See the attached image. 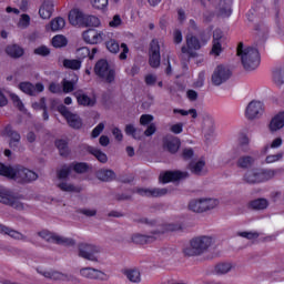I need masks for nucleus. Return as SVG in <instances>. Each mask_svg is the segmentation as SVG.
<instances>
[{
  "label": "nucleus",
  "mask_w": 284,
  "mask_h": 284,
  "mask_svg": "<svg viewBox=\"0 0 284 284\" xmlns=\"http://www.w3.org/2000/svg\"><path fill=\"white\" fill-rule=\"evenodd\" d=\"M101 26V20L97 16H85L84 27L85 28H99Z\"/></svg>",
  "instance_id": "38"
},
{
  "label": "nucleus",
  "mask_w": 284,
  "mask_h": 284,
  "mask_svg": "<svg viewBox=\"0 0 284 284\" xmlns=\"http://www.w3.org/2000/svg\"><path fill=\"white\" fill-rule=\"evenodd\" d=\"M254 165V158L252 156H242L237 160V166L242 169L252 168Z\"/></svg>",
  "instance_id": "40"
},
{
  "label": "nucleus",
  "mask_w": 284,
  "mask_h": 284,
  "mask_svg": "<svg viewBox=\"0 0 284 284\" xmlns=\"http://www.w3.org/2000/svg\"><path fill=\"white\" fill-rule=\"evenodd\" d=\"M80 276L89 281H100L101 283H108L110 281V276L105 272L94 267L81 268Z\"/></svg>",
  "instance_id": "10"
},
{
  "label": "nucleus",
  "mask_w": 284,
  "mask_h": 284,
  "mask_svg": "<svg viewBox=\"0 0 284 284\" xmlns=\"http://www.w3.org/2000/svg\"><path fill=\"white\" fill-rule=\"evenodd\" d=\"M216 243L212 235L195 236L190 241V247L184 248L185 256H201Z\"/></svg>",
  "instance_id": "2"
},
{
  "label": "nucleus",
  "mask_w": 284,
  "mask_h": 284,
  "mask_svg": "<svg viewBox=\"0 0 284 284\" xmlns=\"http://www.w3.org/2000/svg\"><path fill=\"white\" fill-rule=\"evenodd\" d=\"M186 168L191 174H194V176H205L209 172L205 158L191 160Z\"/></svg>",
  "instance_id": "12"
},
{
  "label": "nucleus",
  "mask_w": 284,
  "mask_h": 284,
  "mask_svg": "<svg viewBox=\"0 0 284 284\" xmlns=\"http://www.w3.org/2000/svg\"><path fill=\"white\" fill-rule=\"evenodd\" d=\"M179 230H181V224L169 223V224H164L160 229L155 230L154 234H156L158 239H160L162 234H165V232H179Z\"/></svg>",
  "instance_id": "31"
},
{
  "label": "nucleus",
  "mask_w": 284,
  "mask_h": 284,
  "mask_svg": "<svg viewBox=\"0 0 284 284\" xmlns=\"http://www.w3.org/2000/svg\"><path fill=\"white\" fill-rule=\"evenodd\" d=\"M49 28L52 32H59V30H63L65 28V19L58 17L51 20Z\"/></svg>",
  "instance_id": "34"
},
{
  "label": "nucleus",
  "mask_w": 284,
  "mask_h": 284,
  "mask_svg": "<svg viewBox=\"0 0 284 284\" xmlns=\"http://www.w3.org/2000/svg\"><path fill=\"white\" fill-rule=\"evenodd\" d=\"M74 94L78 105H82L83 108H94L97 105V95L90 98L85 93L75 92Z\"/></svg>",
  "instance_id": "22"
},
{
  "label": "nucleus",
  "mask_w": 284,
  "mask_h": 284,
  "mask_svg": "<svg viewBox=\"0 0 284 284\" xmlns=\"http://www.w3.org/2000/svg\"><path fill=\"white\" fill-rule=\"evenodd\" d=\"M53 48H65L68 45V39L65 36H54L52 38Z\"/></svg>",
  "instance_id": "43"
},
{
  "label": "nucleus",
  "mask_w": 284,
  "mask_h": 284,
  "mask_svg": "<svg viewBox=\"0 0 284 284\" xmlns=\"http://www.w3.org/2000/svg\"><path fill=\"white\" fill-rule=\"evenodd\" d=\"M10 99L14 105V108H18V110L20 112H23V110H26V105L23 104V102L21 101V98H19L16 93H10Z\"/></svg>",
  "instance_id": "45"
},
{
  "label": "nucleus",
  "mask_w": 284,
  "mask_h": 284,
  "mask_svg": "<svg viewBox=\"0 0 284 284\" xmlns=\"http://www.w3.org/2000/svg\"><path fill=\"white\" fill-rule=\"evenodd\" d=\"M219 200L214 197H197L189 202V210L195 214H203L219 207Z\"/></svg>",
  "instance_id": "5"
},
{
  "label": "nucleus",
  "mask_w": 284,
  "mask_h": 284,
  "mask_svg": "<svg viewBox=\"0 0 284 284\" xmlns=\"http://www.w3.org/2000/svg\"><path fill=\"white\" fill-rule=\"evenodd\" d=\"M79 256L91 261L92 263H99L101 256V247L94 244H81L79 247Z\"/></svg>",
  "instance_id": "7"
},
{
  "label": "nucleus",
  "mask_w": 284,
  "mask_h": 284,
  "mask_svg": "<svg viewBox=\"0 0 284 284\" xmlns=\"http://www.w3.org/2000/svg\"><path fill=\"white\" fill-rule=\"evenodd\" d=\"M33 54L38 57H48L50 54V49L45 45H40L33 50Z\"/></svg>",
  "instance_id": "52"
},
{
  "label": "nucleus",
  "mask_w": 284,
  "mask_h": 284,
  "mask_svg": "<svg viewBox=\"0 0 284 284\" xmlns=\"http://www.w3.org/2000/svg\"><path fill=\"white\" fill-rule=\"evenodd\" d=\"M182 159L184 161H190V159H194V149H192V148H184L182 150Z\"/></svg>",
  "instance_id": "56"
},
{
  "label": "nucleus",
  "mask_w": 284,
  "mask_h": 284,
  "mask_svg": "<svg viewBox=\"0 0 284 284\" xmlns=\"http://www.w3.org/2000/svg\"><path fill=\"white\" fill-rule=\"evenodd\" d=\"M190 173L187 171H166L160 174L161 183H170L172 181H183L189 179Z\"/></svg>",
  "instance_id": "18"
},
{
  "label": "nucleus",
  "mask_w": 284,
  "mask_h": 284,
  "mask_svg": "<svg viewBox=\"0 0 284 284\" xmlns=\"http://www.w3.org/2000/svg\"><path fill=\"white\" fill-rule=\"evenodd\" d=\"M2 136L10 140V143H20L21 134L12 129V125L8 124L2 131Z\"/></svg>",
  "instance_id": "26"
},
{
  "label": "nucleus",
  "mask_w": 284,
  "mask_h": 284,
  "mask_svg": "<svg viewBox=\"0 0 284 284\" xmlns=\"http://www.w3.org/2000/svg\"><path fill=\"white\" fill-rule=\"evenodd\" d=\"M111 133H112L113 138L115 139V141H118L119 143H121V141H123V131H121V129H119L118 126H114L111 130Z\"/></svg>",
  "instance_id": "62"
},
{
  "label": "nucleus",
  "mask_w": 284,
  "mask_h": 284,
  "mask_svg": "<svg viewBox=\"0 0 284 284\" xmlns=\"http://www.w3.org/2000/svg\"><path fill=\"white\" fill-rule=\"evenodd\" d=\"M158 235L154 234V231L151 232V234L145 235V234H141V233H133L131 235V242L135 243V245H145L148 243H154V241H156Z\"/></svg>",
  "instance_id": "20"
},
{
  "label": "nucleus",
  "mask_w": 284,
  "mask_h": 284,
  "mask_svg": "<svg viewBox=\"0 0 284 284\" xmlns=\"http://www.w3.org/2000/svg\"><path fill=\"white\" fill-rule=\"evenodd\" d=\"M71 170H74L78 174H83L87 170H89L88 163L79 162L70 164Z\"/></svg>",
  "instance_id": "47"
},
{
  "label": "nucleus",
  "mask_w": 284,
  "mask_h": 284,
  "mask_svg": "<svg viewBox=\"0 0 284 284\" xmlns=\"http://www.w3.org/2000/svg\"><path fill=\"white\" fill-rule=\"evenodd\" d=\"M54 12V3L52 0H44L39 9V16L41 19H50Z\"/></svg>",
  "instance_id": "24"
},
{
  "label": "nucleus",
  "mask_w": 284,
  "mask_h": 284,
  "mask_svg": "<svg viewBox=\"0 0 284 284\" xmlns=\"http://www.w3.org/2000/svg\"><path fill=\"white\" fill-rule=\"evenodd\" d=\"M268 206H270V202L266 199H257L250 203L251 210H257V211L267 210Z\"/></svg>",
  "instance_id": "36"
},
{
  "label": "nucleus",
  "mask_w": 284,
  "mask_h": 284,
  "mask_svg": "<svg viewBox=\"0 0 284 284\" xmlns=\"http://www.w3.org/2000/svg\"><path fill=\"white\" fill-rule=\"evenodd\" d=\"M199 121L202 128V132L206 140H210L216 136L214 118H212L211 115H200Z\"/></svg>",
  "instance_id": "16"
},
{
  "label": "nucleus",
  "mask_w": 284,
  "mask_h": 284,
  "mask_svg": "<svg viewBox=\"0 0 284 284\" xmlns=\"http://www.w3.org/2000/svg\"><path fill=\"white\" fill-rule=\"evenodd\" d=\"M122 274L130 281V283H141V271L139 268H125Z\"/></svg>",
  "instance_id": "29"
},
{
  "label": "nucleus",
  "mask_w": 284,
  "mask_h": 284,
  "mask_svg": "<svg viewBox=\"0 0 284 284\" xmlns=\"http://www.w3.org/2000/svg\"><path fill=\"white\" fill-rule=\"evenodd\" d=\"M82 38L84 43H89V45H98V43H103L105 40V32L90 28L82 33Z\"/></svg>",
  "instance_id": "13"
},
{
  "label": "nucleus",
  "mask_w": 284,
  "mask_h": 284,
  "mask_svg": "<svg viewBox=\"0 0 284 284\" xmlns=\"http://www.w3.org/2000/svg\"><path fill=\"white\" fill-rule=\"evenodd\" d=\"M282 172L283 169H252L245 173L244 181L251 185L267 183V181L276 179Z\"/></svg>",
  "instance_id": "3"
},
{
  "label": "nucleus",
  "mask_w": 284,
  "mask_h": 284,
  "mask_svg": "<svg viewBox=\"0 0 284 284\" xmlns=\"http://www.w3.org/2000/svg\"><path fill=\"white\" fill-rule=\"evenodd\" d=\"M231 77H232V71L227 69V67L220 64L214 70L211 81L213 85H222V83H225V81H229Z\"/></svg>",
  "instance_id": "17"
},
{
  "label": "nucleus",
  "mask_w": 284,
  "mask_h": 284,
  "mask_svg": "<svg viewBox=\"0 0 284 284\" xmlns=\"http://www.w3.org/2000/svg\"><path fill=\"white\" fill-rule=\"evenodd\" d=\"M105 130V124L103 122L99 123L91 132V138L92 139H98V136L101 135V132Z\"/></svg>",
  "instance_id": "55"
},
{
  "label": "nucleus",
  "mask_w": 284,
  "mask_h": 284,
  "mask_svg": "<svg viewBox=\"0 0 284 284\" xmlns=\"http://www.w3.org/2000/svg\"><path fill=\"white\" fill-rule=\"evenodd\" d=\"M106 49L109 50V52L116 54V52H119L120 50L119 42H116V40H109L106 42Z\"/></svg>",
  "instance_id": "53"
},
{
  "label": "nucleus",
  "mask_w": 284,
  "mask_h": 284,
  "mask_svg": "<svg viewBox=\"0 0 284 284\" xmlns=\"http://www.w3.org/2000/svg\"><path fill=\"white\" fill-rule=\"evenodd\" d=\"M237 57H241L242 65L247 72L256 70L261 65V53L258 49L247 47L244 49L243 42L237 44Z\"/></svg>",
  "instance_id": "1"
},
{
  "label": "nucleus",
  "mask_w": 284,
  "mask_h": 284,
  "mask_svg": "<svg viewBox=\"0 0 284 284\" xmlns=\"http://www.w3.org/2000/svg\"><path fill=\"white\" fill-rule=\"evenodd\" d=\"M70 172H72V166H62L59 171H58V179L60 181H63L67 176H70Z\"/></svg>",
  "instance_id": "49"
},
{
  "label": "nucleus",
  "mask_w": 284,
  "mask_h": 284,
  "mask_svg": "<svg viewBox=\"0 0 284 284\" xmlns=\"http://www.w3.org/2000/svg\"><path fill=\"white\" fill-rule=\"evenodd\" d=\"M284 128V111L277 113L270 122L271 132H277Z\"/></svg>",
  "instance_id": "28"
},
{
  "label": "nucleus",
  "mask_w": 284,
  "mask_h": 284,
  "mask_svg": "<svg viewBox=\"0 0 284 284\" xmlns=\"http://www.w3.org/2000/svg\"><path fill=\"white\" fill-rule=\"evenodd\" d=\"M237 236H241L242 239H247L248 241H256L258 239V233L257 232H239Z\"/></svg>",
  "instance_id": "51"
},
{
  "label": "nucleus",
  "mask_w": 284,
  "mask_h": 284,
  "mask_svg": "<svg viewBox=\"0 0 284 284\" xmlns=\"http://www.w3.org/2000/svg\"><path fill=\"white\" fill-rule=\"evenodd\" d=\"M69 23H71V26H84L85 14L79 9H72L69 12Z\"/></svg>",
  "instance_id": "23"
},
{
  "label": "nucleus",
  "mask_w": 284,
  "mask_h": 284,
  "mask_svg": "<svg viewBox=\"0 0 284 284\" xmlns=\"http://www.w3.org/2000/svg\"><path fill=\"white\" fill-rule=\"evenodd\" d=\"M174 114H181L182 116H187V114H191L192 119H197L199 113L196 112V109H191L189 111L183 109H174Z\"/></svg>",
  "instance_id": "46"
},
{
  "label": "nucleus",
  "mask_w": 284,
  "mask_h": 284,
  "mask_svg": "<svg viewBox=\"0 0 284 284\" xmlns=\"http://www.w3.org/2000/svg\"><path fill=\"white\" fill-rule=\"evenodd\" d=\"M19 90L24 92V94H29V97H34V87L31 82H20Z\"/></svg>",
  "instance_id": "42"
},
{
  "label": "nucleus",
  "mask_w": 284,
  "mask_h": 284,
  "mask_svg": "<svg viewBox=\"0 0 284 284\" xmlns=\"http://www.w3.org/2000/svg\"><path fill=\"white\" fill-rule=\"evenodd\" d=\"M33 110H45L48 108V104L45 103V98L42 97L39 102L32 103Z\"/></svg>",
  "instance_id": "64"
},
{
  "label": "nucleus",
  "mask_w": 284,
  "mask_h": 284,
  "mask_svg": "<svg viewBox=\"0 0 284 284\" xmlns=\"http://www.w3.org/2000/svg\"><path fill=\"white\" fill-rule=\"evenodd\" d=\"M115 178L116 174H114V171L112 170L102 169L97 172V179H99V181H114Z\"/></svg>",
  "instance_id": "33"
},
{
  "label": "nucleus",
  "mask_w": 284,
  "mask_h": 284,
  "mask_svg": "<svg viewBox=\"0 0 284 284\" xmlns=\"http://www.w3.org/2000/svg\"><path fill=\"white\" fill-rule=\"evenodd\" d=\"M0 234L10 236V239H13V241H22V243H30V237H28L26 234L11 227H8L3 224H0Z\"/></svg>",
  "instance_id": "19"
},
{
  "label": "nucleus",
  "mask_w": 284,
  "mask_h": 284,
  "mask_svg": "<svg viewBox=\"0 0 284 284\" xmlns=\"http://www.w3.org/2000/svg\"><path fill=\"white\" fill-rule=\"evenodd\" d=\"M159 253H160V256H164L165 258L168 256H174V254H176V248L172 246H164L159 251Z\"/></svg>",
  "instance_id": "50"
},
{
  "label": "nucleus",
  "mask_w": 284,
  "mask_h": 284,
  "mask_svg": "<svg viewBox=\"0 0 284 284\" xmlns=\"http://www.w3.org/2000/svg\"><path fill=\"white\" fill-rule=\"evenodd\" d=\"M58 187H59V190H61V192H68V193L81 192V186H77L65 180H61L58 183Z\"/></svg>",
  "instance_id": "32"
},
{
  "label": "nucleus",
  "mask_w": 284,
  "mask_h": 284,
  "mask_svg": "<svg viewBox=\"0 0 284 284\" xmlns=\"http://www.w3.org/2000/svg\"><path fill=\"white\" fill-rule=\"evenodd\" d=\"M181 145L179 143H166L164 144V150L166 152H170L171 154H176L179 152Z\"/></svg>",
  "instance_id": "57"
},
{
  "label": "nucleus",
  "mask_w": 284,
  "mask_h": 284,
  "mask_svg": "<svg viewBox=\"0 0 284 284\" xmlns=\"http://www.w3.org/2000/svg\"><path fill=\"white\" fill-rule=\"evenodd\" d=\"M78 214H82V216H85L87 219H92V216H97L98 210L97 207H81L78 209Z\"/></svg>",
  "instance_id": "41"
},
{
  "label": "nucleus",
  "mask_w": 284,
  "mask_h": 284,
  "mask_svg": "<svg viewBox=\"0 0 284 284\" xmlns=\"http://www.w3.org/2000/svg\"><path fill=\"white\" fill-rule=\"evenodd\" d=\"M93 3V8H95L97 10H105V8H108V0H91Z\"/></svg>",
  "instance_id": "58"
},
{
  "label": "nucleus",
  "mask_w": 284,
  "mask_h": 284,
  "mask_svg": "<svg viewBox=\"0 0 284 284\" xmlns=\"http://www.w3.org/2000/svg\"><path fill=\"white\" fill-rule=\"evenodd\" d=\"M38 236L47 241V243H55L57 245H74V240L59 235L54 232L48 230H42L38 232Z\"/></svg>",
  "instance_id": "8"
},
{
  "label": "nucleus",
  "mask_w": 284,
  "mask_h": 284,
  "mask_svg": "<svg viewBox=\"0 0 284 284\" xmlns=\"http://www.w3.org/2000/svg\"><path fill=\"white\" fill-rule=\"evenodd\" d=\"M22 199L21 195L0 186V203H3V205H10V207L23 212L24 210H28L29 206L22 202Z\"/></svg>",
  "instance_id": "4"
},
{
  "label": "nucleus",
  "mask_w": 284,
  "mask_h": 284,
  "mask_svg": "<svg viewBox=\"0 0 284 284\" xmlns=\"http://www.w3.org/2000/svg\"><path fill=\"white\" fill-rule=\"evenodd\" d=\"M17 172V166H8L3 163H0V176H6L7 179H14Z\"/></svg>",
  "instance_id": "35"
},
{
  "label": "nucleus",
  "mask_w": 284,
  "mask_h": 284,
  "mask_svg": "<svg viewBox=\"0 0 284 284\" xmlns=\"http://www.w3.org/2000/svg\"><path fill=\"white\" fill-rule=\"evenodd\" d=\"M58 112L65 119L68 125L73 128V130H81L83 128V120L78 114H74L65 106L64 104H60L58 106Z\"/></svg>",
  "instance_id": "9"
},
{
  "label": "nucleus",
  "mask_w": 284,
  "mask_h": 284,
  "mask_svg": "<svg viewBox=\"0 0 284 284\" xmlns=\"http://www.w3.org/2000/svg\"><path fill=\"white\" fill-rule=\"evenodd\" d=\"M273 81L276 85H283V83H284V71H283V69H275L273 71Z\"/></svg>",
  "instance_id": "44"
},
{
  "label": "nucleus",
  "mask_w": 284,
  "mask_h": 284,
  "mask_svg": "<svg viewBox=\"0 0 284 284\" xmlns=\"http://www.w3.org/2000/svg\"><path fill=\"white\" fill-rule=\"evenodd\" d=\"M77 54L79 57V59H90V48L88 47H82L80 49H78Z\"/></svg>",
  "instance_id": "59"
},
{
  "label": "nucleus",
  "mask_w": 284,
  "mask_h": 284,
  "mask_svg": "<svg viewBox=\"0 0 284 284\" xmlns=\"http://www.w3.org/2000/svg\"><path fill=\"white\" fill-rule=\"evenodd\" d=\"M62 88H63V92L65 94L73 92L74 91V82L69 81V80H64L62 83Z\"/></svg>",
  "instance_id": "63"
},
{
  "label": "nucleus",
  "mask_w": 284,
  "mask_h": 284,
  "mask_svg": "<svg viewBox=\"0 0 284 284\" xmlns=\"http://www.w3.org/2000/svg\"><path fill=\"white\" fill-rule=\"evenodd\" d=\"M90 152H91V154H93V156H95V159H98V161H100V163H108V155H105V153L101 152V150L91 149Z\"/></svg>",
  "instance_id": "48"
},
{
  "label": "nucleus",
  "mask_w": 284,
  "mask_h": 284,
  "mask_svg": "<svg viewBox=\"0 0 284 284\" xmlns=\"http://www.w3.org/2000/svg\"><path fill=\"white\" fill-rule=\"evenodd\" d=\"M232 263H221L215 266V274L223 276L224 274H230L232 272Z\"/></svg>",
  "instance_id": "37"
},
{
  "label": "nucleus",
  "mask_w": 284,
  "mask_h": 284,
  "mask_svg": "<svg viewBox=\"0 0 284 284\" xmlns=\"http://www.w3.org/2000/svg\"><path fill=\"white\" fill-rule=\"evenodd\" d=\"M154 121V115L152 114H142L140 116V125H151Z\"/></svg>",
  "instance_id": "54"
},
{
  "label": "nucleus",
  "mask_w": 284,
  "mask_h": 284,
  "mask_svg": "<svg viewBox=\"0 0 284 284\" xmlns=\"http://www.w3.org/2000/svg\"><path fill=\"white\" fill-rule=\"evenodd\" d=\"M138 194L141 196H165L168 194V189H138L136 190Z\"/></svg>",
  "instance_id": "25"
},
{
  "label": "nucleus",
  "mask_w": 284,
  "mask_h": 284,
  "mask_svg": "<svg viewBox=\"0 0 284 284\" xmlns=\"http://www.w3.org/2000/svg\"><path fill=\"white\" fill-rule=\"evenodd\" d=\"M191 50H201V40L196 36H186V47L181 48L182 54H190Z\"/></svg>",
  "instance_id": "21"
},
{
  "label": "nucleus",
  "mask_w": 284,
  "mask_h": 284,
  "mask_svg": "<svg viewBox=\"0 0 284 284\" xmlns=\"http://www.w3.org/2000/svg\"><path fill=\"white\" fill-rule=\"evenodd\" d=\"M6 53L11 57V59H21L26 51L19 44H11L6 48Z\"/></svg>",
  "instance_id": "30"
},
{
  "label": "nucleus",
  "mask_w": 284,
  "mask_h": 284,
  "mask_svg": "<svg viewBox=\"0 0 284 284\" xmlns=\"http://www.w3.org/2000/svg\"><path fill=\"white\" fill-rule=\"evenodd\" d=\"M217 17H222L223 19L232 17V0H220Z\"/></svg>",
  "instance_id": "27"
},
{
  "label": "nucleus",
  "mask_w": 284,
  "mask_h": 284,
  "mask_svg": "<svg viewBox=\"0 0 284 284\" xmlns=\"http://www.w3.org/2000/svg\"><path fill=\"white\" fill-rule=\"evenodd\" d=\"M124 132L126 136H132V139H136V129L134 128V124H126L124 128Z\"/></svg>",
  "instance_id": "61"
},
{
  "label": "nucleus",
  "mask_w": 284,
  "mask_h": 284,
  "mask_svg": "<svg viewBox=\"0 0 284 284\" xmlns=\"http://www.w3.org/2000/svg\"><path fill=\"white\" fill-rule=\"evenodd\" d=\"M37 179H39V175L34 171L23 166H16L13 181H18V183H30L37 181Z\"/></svg>",
  "instance_id": "15"
},
{
  "label": "nucleus",
  "mask_w": 284,
  "mask_h": 284,
  "mask_svg": "<svg viewBox=\"0 0 284 284\" xmlns=\"http://www.w3.org/2000/svg\"><path fill=\"white\" fill-rule=\"evenodd\" d=\"M19 28H28L30 26V16L24 13L21 16L19 22H18Z\"/></svg>",
  "instance_id": "60"
},
{
  "label": "nucleus",
  "mask_w": 284,
  "mask_h": 284,
  "mask_svg": "<svg viewBox=\"0 0 284 284\" xmlns=\"http://www.w3.org/2000/svg\"><path fill=\"white\" fill-rule=\"evenodd\" d=\"M149 65L154 70H156V68H161V44H159L158 39H153L150 42Z\"/></svg>",
  "instance_id": "11"
},
{
  "label": "nucleus",
  "mask_w": 284,
  "mask_h": 284,
  "mask_svg": "<svg viewBox=\"0 0 284 284\" xmlns=\"http://www.w3.org/2000/svg\"><path fill=\"white\" fill-rule=\"evenodd\" d=\"M93 72L98 79H102L105 83H114V79H116V71L110 67V62L105 59L95 62Z\"/></svg>",
  "instance_id": "6"
},
{
  "label": "nucleus",
  "mask_w": 284,
  "mask_h": 284,
  "mask_svg": "<svg viewBox=\"0 0 284 284\" xmlns=\"http://www.w3.org/2000/svg\"><path fill=\"white\" fill-rule=\"evenodd\" d=\"M81 60L77 59H64L63 60V67L67 68V70H81Z\"/></svg>",
  "instance_id": "39"
},
{
  "label": "nucleus",
  "mask_w": 284,
  "mask_h": 284,
  "mask_svg": "<svg viewBox=\"0 0 284 284\" xmlns=\"http://www.w3.org/2000/svg\"><path fill=\"white\" fill-rule=\"evenodd\" d=\"M265 112V106L263 102L253 100L248 103L245 110V116L248 121H254V119H260Z\"/></svg>",
  "instance_id": "14"
}]
</instances>
